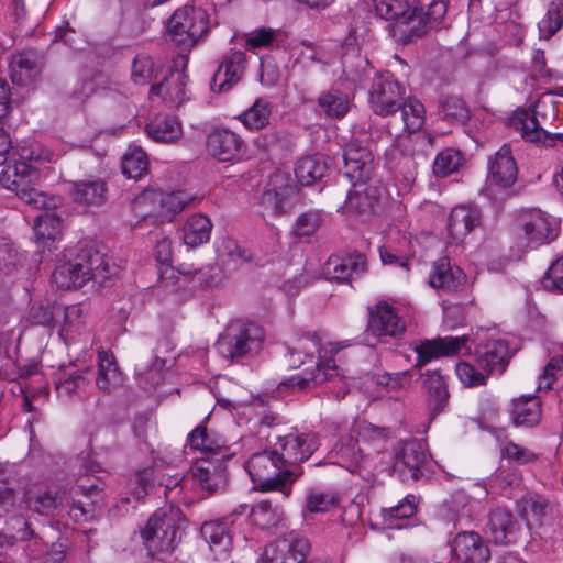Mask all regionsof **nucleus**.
Listing matches in <instances>:
<instances>
[{"label": "nucleus", "instance_id": "obj_36", "mask_svg": "<svg viewBox=\"0 0 563 563\" xmlns=\"http://www.w3.org/2000/svg\"><path fill=\"white\" fill-rule=\"evenodd\" d=\"M106 183L99 178L78 180L73 184V199L85 206H101L107 200Z\"/></svg>", "mask_w": 563, "mask_h": 563}, {"label": "nucleus", "instance_id": "obj_55", "mask_svg": "<svg viewBox=\"0 0 563 563\" xmlns=\"http://www.w3.org/2000/svg\"><path fill=\"white\" fill-rule=\"evenodd\" d=\"M418 508L417 498L415 495H407L396 506L382 509L384 522L388 527H393L394 520L407 519L416 515Z\"/></svg>", "mask_w": 563, "mask_h": 563}, {"label": "nucleus", "instance_id": "obj_21", "mask_svg": "<svg viewBox=\"0 0 563 563\" xmlns=\"http://www.w3.org/2000/svg\"><path fill=\"white\" fill-rule=\"evenodd\" d=\"M366 271V257L363 253H351L344 256L332 255L324 264V275L339 283L351 280Z\"/></svg>", "mask_w": 563, "mask_h": 563}, {"label": "nucleus", "instance_id": "obj_13", "mask_svg": "<svg viewBox=\"0 0 563 563\" xmlns=\"http://www.w3.org/2000/svg\"><path fill=\"white\" fill-rule=\"evenodd\" d=\"M246 69V55L231 49L221 59L210 82L211 90L218 93L230 91L241 81Z\"/></svg>", "mask_w": 563, "mask_h": 563}, {"label": "nucleus", "instance_id": "obj_40", "mask_svg": "<svg viewBox=\"0 0 563 563\" xmlns=\"http://www.w3.org/2000/svg\"><path fill=\"white\" fill-rule=\"evenodd\" d=\"M329 172V164L323 155L314 154L298 159L295 175L302 186H310L321 180Z\"/></svg>", "mask_w": 563, "mask_h": 563}, {"label": "nucleus", "instance_id": "obj_31", "mask_svg": "<svg viewBox=\"0 0 563 563\" xmlns=\"http://www.w3.org/2000/svg\"><path fill=\"white\" fill-rule=\"evenodd\" d=\"M517 511L529 529L540 527L551 512L549 500L539 494H528L517 503Z\"/></svg>", "mask_w": 563, "mask_h": 563}, {"label": "nucleus", "instance_id": "obj_23", "mask_svg": "<svg viewBox=\"0 0 563 563\" xmlns=\"http://www.w3.org/2000/svg\"><path fill=\"white\" fill-rule=\"evenodd\" d=\"M243 146L244 142L240 135L228 129L216 130L207 139L209 153L220 162H229L239 157Z\"/></svg>", "mask_w": 563, "mask_h": 563}, {"label": "nucleus", "instance_id": "obj_45", "mask_svg": "<svg viewBox=\"0 0 563 563\" xmlns=\"http://www.w3.org/2000/svg\"><path fill=\"white\" fill-rule=\"evenodd\" d=\"M318 106L328 118L342 119L350 110V100L342 90L331 88L321 92L318 98Z\"/></svg>", "mask_w": 563, "mask_h": 563}, {"label": "nucleus", "instance_id": "obj_24", "mask_svg": "<svg viewBox=\"0 0 563 563\" xmlns=\"http://www.w3.org/2000/svg\"><path fill=\"white\" fill-rule=\"evenodd\" d=\"M519 528V522L509 509L496 507L489 511L487 532L496 544L515 541Z\"/></svg>", "mask_w": 563, "mask_h": 563}, {"label": "nucleus", "instance_id": "obj_60", "mask_svg": "<svg viewBox=\"0 0 563 563\" xmlns=\"http://www.w3.org/2000/svg\"><path fill=\"white\" fill-rule=\"evenodd\" d=\"M153 59L146 55H137L132 63L131 79L136 85H145L153 78Z\"/></svg>", "mask_w": 563, "mask_h": 563}, {"label": "nucleus", "instance_id": "obj_17", "mask_svg": "<svg viewBox=\"0 0 563 563\" xmlns=\"http://www.w3.org/2000/svg\"><path fill=\"white\" fill-rule=\"evenodd\" d=\"M188 76L178 69H172L159 82L152 85L150 98L157 97L167 107L183 104L187 99Z\"/></svg>", "mask_w": 563, "mask_h": 563}, {"label": "nucleus", "instance_id": "obj_7", "mask_svg": "<svg viewBox=\"0 0 563 563\" xmlns=\"http://www.w3.org/2000/svg\"><path fill=\"white\" fill-rule=\"evenodd\" d=\"M208 12L190 4L178 8L167 21V34L172 42L189 49L197 45L211 29Z\"/></svg>", "mask_w": 563, "mask_h": 563}, {"label": "nucleus", "instance_id": "obj_37", "mask_svg": "<svg viewBox=\"0 0 563 563\" xmlns=\"http://www.w3.org/2000/svg\"><path fill=\"white\" fill-rule=\"evenodd\" d=\"M194 196L190 194L178 190L173 192H161V191H145L141 197V200H152L154 202H159L161 210L159 214L163 217H168L176 214L184 210L192 200Z\"/></svg>", "mask_w": 563, "mask_h": 563}, {"label": "nucleus", "instance_id": "obj_29", "mask_svg": "<svg viewBox=\"0 0 563 563\" xmlns=\"http://www.w3.org/2000/svg\"><path fill=\"white\" fill-rule=\"evenodd\" d=\"M146 135L157 143H176L183 136L180 121L173 115L156 114L145 125Z\"/></svg>", "mask_w": 563, "mask_h": 563}, {"label": "nucleus", "instance_id": "obj_51", "mask_svg": "<svg viewBox=\"0 0 563 563\" xmlns=\"http://www.w3.org/2000/svg\"><path fill=\"white\" fill-rule=\"evenodd\" d=\"M271 114L272 106L269 101L258 98L239 119L247 129L260 130L269 123Z\"/></svg>", "mask_w": 563, "mask_h": 563}, {"label": "nucleus", "instance_id": "obj_20", "mask_svg": "<svg viewBox=\"0 0 563 563\" xmlns=\"http://www.w3.org/2000/svg\"><path fill=\"white\" fill-rule=\"evenodd\" d=\"M510 358L511 352L505 340H490L475 350L477 365L488 374H503Z\"/></svg>", "mask_w": 563, "mask_h": 563}, {"label": "nucleus", "instance_id": "obj_28", "mask_svg": "<svg viewBox=\"0 0 563 563\" xmlns=\"http://www.w3.org/2000/svg\"><path fill=\"white\" fill-rule=\"evenodd\" d=\"M448 4L444 0H433L426 11L417 8V20L410 29L405 43L421 37L427 30L438 26L446 13Z\"/></svg>", "mask_w": 563, "mask_h": 563}, {"label": "nucleus", "instance_id": "obj_41", "mask_svg": "<svg viewBox=\"0 0 563 563\" xmlns=\"http://www.w3.org/2000/svg\"><path fill=\"white\" fill-rule=\"evenodd\" d=\"M121 373L113 355L106 351L98 353L97 387L104 393H112L121 384Z\"/></svg>", "mask_w": 563, "mask_h": 563}, {"label": "nucleus", "instance_id": "obj_54", "mask_svg": "<svg viewBox=\"0 0 563 563\" xmlns=\"http://www.w3.org/2000/svg\"><path fill=\"white\" fill-rule=\"evenodd\" d=\"M24 265V255L8 239H0V275H10Z\"/></svg>", "mask_w": 563, "mask_h": 563}, {"label": "nucleus", "instance_id": "obj_30", "mask_svg": "<svg viewBox=\"0 0 563 563\" xmlns=\"http://www.w3.org/2000/svg\"><path fill=\"white\" fill-rule=\"evenodd\" d=\"M509 413L516 427L532 428L541 420V402L536 396H521L512 399Z\"/></svg>", "mask_w": 563, "mask_h": 563}, {"label": "nucleus", "instance_id": "obj_58", "mask_svg": "<svg viewBox=\"0 0 563 563\" xmlns=\"http://www.w3.org/2000/svg\"><path fill=\"white\" fill-rule=\"evenodd\" d=\"M55 307L47 300L34 302L29 311L27 320L34 325L51 327L55 318Z\"/></svg>", "mask_w": 563, "mask_h": 563}, {"label": "nucleus", "instance_id": "obj_2", "mask_svg": "<svg viewBox=\"0 0 563 563\" xmlns=\"http://www.w3.org/2000/svg\"><path fill=\"white\" fill-rule=\"evenodd\" d=\"M109 258L95 247H82L77 255L58 264L53 274V283L62 289L81 288L88 282L99 287L106 286L111 277Z\"/></svg>", "mask_w": 563, "mask_h": 563}, {"label": "nucleus", "instance_id": "obj_56", "mask_svg": "<svg viewBox=\"0 0 563 563\" xmlns=\"http://www.w3.org/2000/svg\"><path fill=\"white\" fill-rule=\"evenodd\" d=\"M339 503L340 496L336 493L311 489L306 497V509L309 512H327Z\"/></svg>", "mask_w": 563, "mask_h": 563}, {"label": "nucleus", "instance_id": "obj_4", "mask_svg": "<svg viewBox=\"0 0 563 563\" xmlns=\"http://www.w3.org/2000/svg\"><path fill=\"white\" fill-rule=\"evenodd\" d=\"M245 470L254 484V489L278 490L286 497L290 495L291 484L301 475L286 468L274 449L254 453L246 461Z\"/></svg>", "mask_w": 563, "mask_h": 563}, {"label": "nucleus", "instance_id": "obj_34", "mask_svg": "<svg viewBox=\"0 0 563 563\" xmlns=\"http://www.w3.org/2000/svg\"><path fill=\"white\" fill-rule=\"evenodd\" d=\"M229 525V519L224 518L207 521L200 528L201 537L217 554L227 553L232 547Z\"/></svg>", "mask_w": 563, "mask_h": 563}, {"label": "nucleus", "instance_id": "obj_49", "mask_svg": "<svg viewBox=\"0 0 563 563\" xmlns=\"http://www.w3.org/2000/svg\"><path fill=\"white\" fill-rule=\"evenodd\" d=\"M283 516L282 508L273 506L268 499L257 503L250 511L252 522L261 529L276 527L283 520Z\"/></svg>", "mask_w": 563, "mask_h": 563}, {"label": "nucleus", "instance_id": "obj_26", "mask_svg": "<svg viewBox=\"0 0 563 563\" xmlns=\"http://www.w3.org/2000/svg\"><path fill=\"white\" fill-rule=\"evenodd\" d=\"M227 461L201 459L192 468L194 477L209 494H214L227 486Z\"/></svg>", "mask_w": 563, "mask_h": 563}, {"label": "nucleus", "instance_id": "obj_6", "mask_svg": "<svg viewBox=\"0 0 563 563\" xmlns=\"http://www.w3.org/2000/svg\"><path fill=\"white\" fill-rule=\"evenodd\" d=\"M265 340L261 325L245 320L231 321L217 341V350L221 356L230 361L257 355Z\"/></svg>", "mask_w": 563, "mask_h": 563}, {"label": "nucleus", "instance_id": "obj_42", "mask_svg": "<svg viewBox=\"0 0 563 563\" xmlns=\"http://www.w3.org/2000/svg\"><path fill=\"white\" fill-rule=\"evenodd\" d=\"M90 373L89 368L82 371H64L56 376L55 390L59 398H71L86 388L89 383L86 374Z\"/></svg>", "mask_w": 563, "mask_h": 563}, {"label": "nucleus", "instance_id": "obj_16", "mask_svg": "<svg viewBox=\"0 0 563 563\" xmlns=\"http://www.w3.org/2000/svg\"><path fill=\"white\" fill-rule=\"evenodd\" d=\"M405 330V322L391 306L383 302L369 309L367 331L373 335L399 338Z\"/></svg>", "mask_w": 563, "mask_h": 563}, {"label": "nucleus", "instance_id": "obj_18", "mask_svg": "<svg viewBox=\"0 0 563 563\" xmlns=\"http://www.w3.org/2000/svg\"><path fill=\"white\" fill-rule=\"evenodd\" d=\"M453 555L462 563H485L490 551L484 539L475 531H464L451 542Z\"/></svg>", "mask_w": 563, "mask_h": 563}, {"label": "nucleus", "instance_id": "obj_64", "mask_svg": "<svg viewBox=\"0 0 563 563\" xmlns=\"http://www.w3.org/2000/svg\"><path fill=\"white\" fill-rule=\"evenodd\" d=\"M545 288H552L563 292V257L558 258L547 271L543 277Z\"/></svg>", "mask_w": 563, "mask_h": 563}, {"label": "nucleus", "instance_id": "obj_44", "mask_svg": "<svg viewBox=\"0 0 563 563\" xmlns=\"http://www.w3.org/2000/svg\"><path fill=\"white\" fill-rule=\"evenodd\" d=\"M294 189L288 186L267 189L261 196V206L273 216H280L292 208Z\"/></svg>", "mask_w": 563, "mask_h": 563}, {"label": "nucleus", "instance_id": "obj_22", "mask_svg": "<svg viewBox=\"0 0 563 563\" xmlns=\"http://www.w3.org/2000/svg\"><path fill=\"white\" fill-rule=\"evenodd\" d=\"M466 276L456 265H452L449 257L435 261L429 275V285L432 288L446 292L459 291L465 284Z\"/></svg>", "mask_w": 563, "mask_h": 563}, {"label": "nucleus", "instance_id": "obj_1", "mask_svg": "<svg viewBox=\"0 0 563 563\" xmlns=\"http://www.w3.org/2000/svg\"><path fill=\"white\" fill-rule=\"evenodd\" d=\"M340 350L341 345L339 343H328L325 346H321V338L317 333H308L300 336L295 345L289 347L290 366L299 367L305 363L300 355L305 354L306 357L312 358L314 351L319 352V361L316 363L313 371L294 375L287 380H284L280 386L303 390L308 388L311 383L319 385L330 379L333 375H338V366L330 356L336 354Z\"/></svg>", "mask_w": 563, "mask_h": 563}, {"label": "nucleus", "instance_id": "obj_5", "mask_svg": "<svg viewBox=\"0 0 563 563\" xmlns=\"http://www.w3.org/2000/svg\"><path fill=\"white\" fill-rule=\"evenodd\" d=\"M41 181L40 170L27 162L13 159L0 174V183L13 191L19 199L35 209H51L57 206L55 197H47L37 186Z\"/></svg>", "mask_w": 563, "mask_h": 563}, {"label": "nucleus", "instance_id": "obj_15", "mask_svg": "<svg viewBox=\"0 0 563 563\" xmlns=\"http://www.w3.org/2000/svg\"><path fill=\"white\" fill-rule=\"evenodd\" d=\"M467 341V335L423 340L413 349L418 355L415 367H422L435 358L454 356L465 347Z\"/></svg>", "mask_w": 563, "mask_h": 563}, {"label": "nucleus", "instance_id": "obj_61", "mask_svg": "<svg viewBox=\"0 0 563 563\" xmlns=\"http://www.w3.org/2000/svg\"><path fill=\"white\" fill-rule=\"evenodd\" d=\"M167 361L158 356H154L150 365H140L137 368L139 376L150 386L159 385L163 382L162 372L166 368Z\"/></svg>", "mask_w": 563, "mask_h": 563}, {"label": "nucleus", "instance_id": "obj_11", "mask_svg": "<svg viewBox=\"0 0 563 563\" xmlns=\"http://www.w3.org/2000/svg\"><path fill=\"white\" fill-rule=\"evenodd\" d=\"M342 157L344 162L342 175L354 187L364 185L369 179L374 168V156L371 150L353 141L345 145Z\"/></svg>", "mask_w": 563, "mask_h": 563}, {"label": "nucleus", "instance_id": "obj_32", "mask_svg": "<svg viewBox=\"0 0 563 563\" xmlns=\"http://www.w3.org/2000/svg\"><path fill=\"white\" fill-rule=\"evenodd\" d=\"M70 494L67 486H51L32 498V509L43 516H53L69 501Z\"/></svg>", "mask_w": 563, "mask_h": 563}, {"label": "nucleus", "instance_id": "obj_48", "mask_svg": "<svg viewBox=\"0 0 563 563\" xmlns=\"http://www.w3.org/2000/svg\"><path fill=\"white\" fill-rule=\"evenodd\" d=\"M122 173L132 179H140L148 172L147 154L141 146H129L122 157Z\"/></svg>", "mask_w": 563, "mask_h": 563}, {"label": "nucleus", "instance_id": "obj_27", "mask_svg": "<svg viewBox=\"0 0 563 563\" xmlns=\"http://www.w3.org/2000/svg\"><path fill=\"white\" fill-rule=\"evenodd\" d=\"M481 219L482 213L477 207L457 206L452 209L449 217V233L456 242L463 241L474 228L479 225Z\"/></svg>", "mask_w": 563, "mask_h": 563}, {"label": "nucleus", "instance_id": "obj_14", "mask_svg": "<svg viewBox=\"0 0 563 563\" xmlns=\"http://www.w3.org/2000/svg\"><path fill=\"white\" fill-rule=\"evenodd\" d=\"M518 167L511 148L504 144L488 161L487 189H507L517 180Z\"/></svg>", "mask_w": 563, "mask_h": 563}, {"label": "nucleus", "instance_id": "obj_52", "mask_svg": "<svg viewBox=\"0 0 563 563\" xmlns=\"http://www.w3.org/2000/svg\"><path fill=\"white\" fill-rule=\"evenodd\" d=\"M563 26V0H553L544 16L539 21L540 38L549 40Z\"/></svg>", "mask_w": 563, "mask_h": 563}, {"label": "nucleus", "instance_id": "obj_25", "mask_svg": "<svg viewBox=\"0 0 563 563\" xmlns=\"http://www.w3.org/2000/svg\"><path fill=\"white\" fill-rule=\"evenodd\" d=\"M527 245L531 249L550 243L558 235V227L547 213H531L522 225Z\"/></svg>", "mask_w": 563, "mask_h": 563}, {"label": "nucleus", "instance_id": "obj_50", "mask_svg": "<svg viewBox=\"0 0 563 563\" xmlns=\"http://www.w3.org/2000/svg\"><path fill=\"white\" fill-rule=\"evenodd\" d=\"M401 118L404 121V130L408 133H415L422 129L426 121L424 106L416 98H405L401 101Z\"/></svg>", "mask_w": 563, "mask_h": 563}, {"label": "nucleus", "instance_id": "obj_33", "mask_svg": "<svg viewBox=\"0 0 563 563\" xmlns=\"http://www.w3.org/2000/svg\"><path fill=\"white\" fill-rule=\"evenodd\" d=\"M427 401L432 415L444 410L449 402V390L444 377L438 371H427L422 375Z\"/></svg>", "mask_w": 563, "mask_h": 563}, {"label": "nucleus", "instance_id": "obj_63", "mask_svg": "<svg viewBox=\"0 0 563 563\" xmlns=\"http://www.w3.org/2000/svg\"><path fill=\"white\" fill-rule=\"evenodd\" d=\"M18 493L9 479L0 481V517H4L16 508Z\"/></svg>", "mask_w": 563, "mask_h": 563}, {"label": "nucleus", "instance_id": "obj_38", "mask_svg": "<svg viewBox=\"0 0 563 563\" xmlns=\"http://www.w3.org/2000/svg\"><path fill=\"white\" fill-rule=\"evenodd\" d=\"M188 441L192 449L209 454V460L228 461L231 457V454L228 452L229 448L224 443H220L218 440L211 438L203 426L195 428L189 433Z\"/></svg>", "mask_w": 563, "mask_h": 563}, {"label": "nucleus", "instance_id": "obj_8", "mask_svg": "<svg viewBox=\"0 0 563 563\" xmlns=\"http://www.w3.org/2000/svg\"><path fill=\"white\" fill-rule=\"evenodd\" d=\"M405 88L390 74H377L369 88V106L373 112L388 117L399 111L405 99Z\"/></svg>", "mask_w": 563, "mask_h": 563}, {"label": "nucleus", "instance_id": "obj_19", "mask_svg": "<svg viewBox=\"0 0 563 563\" xmlns=\"http://www.w3.org/2000/svg\"><path fill=\"white\" fill-rule=\"evenodd\" d=\"M377 15L387 21H395V32L400 34V41L405 43L408 29L417 20V8L410 10L406 0H375Z\"/></svg>", "mask_w": 563, "mask_h": 563}, {"label": "nucleus", "instance_id": "obj_9", "mask_svg": "<svg viewBox=\"0 0 563 563\" xmlns=\"http://www.w3.org/2000/svg\"><path fill=\"white\" fill-rule=\"evenodd\" d=\"M318 448L319 441L313 433L291 432L278 435L274 443V450L286 468L309 460Z\"/></svg>", "mask_w": 563, "mask_h": 563}, {"label": "nucleus", "instance_id": "obj_10", "mask_svg": "<svg viewBox=\"0 0 563 563\" xmlns=\"http://www.w3.org/2000/svg\"><path fill=\"white\" fill-rule=\"evenodd\" d=\"M309 551L308 539L290 532L267 544L264 556L267 563H305Z\"/></svg>", "mask_w": 563, "mask_h": 563}, {"label": "nucleus", "instance_id": "obj_39", "mask_svg": "<svg viewBox=\"0 0 563 563\" xmlns=\"http://www.w3.org/2000/svg\"><path fill=\"white\" fill-rule=\"evenodd\" d=\"M383 194V188L376 186H366L362 190L354 189L349 192L345 208L358 216H371L375 212Z\"/></svg>", "mask_w": 563, "mask_h": 563}, {"label": "nucleus", "instance_id": "obj_46", "mask_svg": "<svg viewBox=\"0 0 563 563\" xmlns=\"http://www.w3.org/2000/svg\"><path fill=\"white\" fill-rule=\"evenodd\" d=\"M439 115L451 123L465 124L471 117V111L463 98L457 96H444L438 102Z\"/></svg>", "mask_w": 563, "mask_h": 563}, {"label": "nucleus", "instance_id": "obj_47", "mask_svg": "<svg viewBox=\"0 0 563 563\" xmlns=\"http://www.w3.org/2000/svg\"><path fill=\"white\" fill-rule=\"evenodd\" d=\"M212 223L202 214L190 217L184 228V242L190 247L207 243L210 239Z\"/></svg>", "mask_w": 563, "mask_h": 563}, {"label": "nucleus", "instance_id": "obj_35", "mask_svg": "<svg viewBox=\"0 0 563 563\" xmlns=\"http://www.w3.org/2000/svg\"><path fill=\"white\" fill-rule=\"evenodd\" d=\"M10 71L14 84L24 86L34 81L41 71L36 53L25 51L14 55L10 62Z\"/></svg>", "mask_w": 563, "mask_h": 563}, {"label": "nucleus", "instance_id": "obj_43", "mask_svg": "<svg viewBox=\"0 0 563 563\" xmlns=\"http://www.w3.org/2000/svg\"><path fill=\"white\" fill-rule=\"evenodd\" d=\"M62 219L54 212L45 211L38 214L34 222L36 243L42 247H49L60 234Z\"/></svg>", "mask_w": 563, "mask_h": 563}, {"label": "nucleus", "instance_id": "obj_57", "mask_svg": "<svg viewBox=\"0 0 563 563\" xmlns=\"http://www.w3.org/2000/svg\"><path fill=\"white\" fill-rule=\"evenodd\" d=\"M63 312L64 323L60 328L59 335L63 339H66V336L71 332L73 328H78L85 323L88 309L85 305L78 303L65 307Z\"/></svg>", "mask_w": 563, "mask_h": 563}, {"label": "nucleus", "instance_id": "obj_12", "mask_svg": "<svg viewBox=\"0 0 563 563\" xmlns=\"http://www.w3.org/2000/svg\"><path fill=\"white\" fill-rule=\"evenodd\" d=\"M427 462V452L418 440H409L400 444L396 452L394 471L402 482H417L422 476V466Z\"/></svg>", "mask_w": 563, "mask_h": 563}, {"label": "nucleus", "instance_id": "obj_59", "mask_svg": "<svg viewBox=\"0 0 563 563\" xmlns=\"http://www.w3.org/2000/svg\"><path fill=\"white\" fill-rule=\"evenodd\" d=\"M518 119L522 123L521 135L523 139L542 143L543 137H548V132L539 125L534 114L529 115L527 111H522L518 114Z\"/></svg>", "mask_w": 563, "mask_h": 563}, {"label": "nucleus", "instance_id": "obj_62", "mask_svg": "<svg viewBox=\"0 0 563 563\" xmlns=\"http://www.w3.org/2000/svg\"><path fill=\"white\" fill-rule=\"evenodd\" d=\"M279 35V30L271 27L256 29L249 33L246 44L252 48L273 47L274 42Z\"/></svg>", "mask_w": 563, "mask_h": 563}, {"label": "nucleus", "instance_id": "obj_3", "mask_svg": "<svg viewBox=\"0 0 563 563\" xmlns=\"http://www.w3.org/2000/svg\"><path fill=\"white\" fill-rule=\"evenodd\" d=\"M183 519L178 509H157L141 530L143 543L151 556L170 555L181 540Z\"/></svg>", "mask_w": 563, "mask_h": 563}, {"label": "nucleus", "instance_id": "obj_53", "mask_svg": "<svg viewBox=\"0 0 563 563\" xmlns=\"http://www.w3.org/2000/svg\"><path fill=\"white\" fill-rule=\"evenodd\" d=\"M463 155L459 150L448 147L435 156L432 172L435 177H448L449 175L459 170L463 164Z\"/></svg>", "mask_w": 563, "mask_h": 563}]
</instances>
